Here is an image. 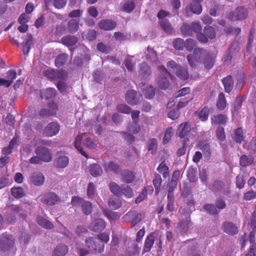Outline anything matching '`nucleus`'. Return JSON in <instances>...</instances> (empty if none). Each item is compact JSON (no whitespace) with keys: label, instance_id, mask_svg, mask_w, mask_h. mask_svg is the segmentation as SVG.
I'll list each match as a JSON object with an SVG mask.
<instances>
[{"label":"nucleus","instance_id":"f257e3e1","mask_svg":"<svg viewBox=\"0 0 256 256\" xmlns=\"http://www.w3.org/2000/svg\"><path fill=\"white\" fill-rule=\"evenodd\" d=\"M248 11L247 8L244 6H238L233 11L227 12L226 18L230 20H242L246 18Z\"/></svg>","mask_w":256,"mask_h":256},{"label":"nucleus","instance_id":"f03ea898","mask_svg":"<svg viewBox=\"0 0 256 256\" xmlns=\"http://www.w3.org/2000/svg\"><path fill=\"white\" fill-rule=\"evenodd\" d=\"M180 216V222L178 226V230L182 233H186L192 226L190 220V215L184 208H180L178 211Z\"/></svg>","mask_w":256,"mask_h":256},{"label":"nucleus","instance_id":"7ed1b4c3","mask_svg":"<svg viewBox=\"0 0 256 256\" xmlns=\"http://www.w3.org/2000/svg\"><path fill=\"white\" fill-rule=\"evenodd\" d=\"M86 246L91 252L101 253L104 250V245L102 242L98 241L96 238L88 237L86 239Z\"/></svg>","mask_w":256,"mask_h":256},{"label":"nucleus","instance_id":"20e7f679","mask_svg":"<svg viewBox=\"0 0 256 256\" xmlns=\"http://www.w3.org/2000/svg\"><path fill=\"white\" fill-rule=\"evenodd\" d=\"M205 52L202 48H197L194 50L192 54H189L187 56L188 63L191 67L196 68V63L201 62L202 56H204V54Z\"/></svg>","mask_w":256,"mask_h":256},{"label":"nucleus","instance_id":"39448f33","mask_svg":"<svg viewBox=\"0 0 256 256\" xmlns=\"http://www.w3.org/2000/svg\"><path fill=\"white\" fill-rule=\"evenodd\" d=\"M166 66L168 68H166L164 66H158V70L161 74L168 75L170 78L172 76L170 72H176L175 71H176L179 67L180 66V65L174 60L168 62L167 63Z\"/></svg>","mask_w":256,"mask_h":256},{"label":"nucleus","instance_id":"423d86ee","mask_svg":"<svg viewBox=\"0 0 256 256\" xmlns=\"http://www.w3.org/2000/svg\"><path fill=\"white\" fill-rule=\"evenodd\" d=\"M14 240L13 237L8 234H3L0 236V251H6L13 246Z\"/></svg>","mask_w":256,"mask_h":256},{"label":"nucleus","instance_id":"0eeeda50","mask_svg":"<svg viewBox=\"0 0 256 256\" xmlns=\"http://www.w3.org/2000/svg\"><path fill=\"white\" fill-rule=\"evenodd\" d=\"M48 108H42L39 111V115L42 117L54 116L58 110V105L54 102L48 104Z\"/></svg>","mask_w":256,"mask_h":256},{"label":"nucleus","instance_id":"6e6552de","mask_svg":"<svg viewBox=\"0 0 256 256\" xmlns=\"http://www.w3.org/2000/svg\"><path fill=\"white\" fill-rule=\"evenodd\" d=\"M60 130V126L58 122H51L44 128L43 134L48 137H52L56 135Z\"/></svg>","mask_w":256,"mask_h":256},{"label":"nucleus","instance_id":"1a4fd4ad","mask_svg":"<svg viewBox=\"0 0 256 256\" xmlns=\"http://www.w3.org/2000/svg\"><path fill=\"white\" fill-rule=\"evenodd\" d=\"M36 154L40 160H52V154L50 150L46 148L38 146L36 148Z\"/></svg>","mask_w":256,"mask_h":256},{"label":"nucleus","instance_id":"9d476101","mask_svg":"<svg viewBox=\"0 0 256 256\" xmlns=\"http://www.w3.org/2000/svg\"><path fill=\"white\" fill-rule=\"evenodd\" d=\"M222 230L226 234L230 235H234L238 232L237 226L230 222H225L222 226Z\"/></svg>","mask_w":256,"mask_h":256},{"label":"nucleus","instance_id":"9b49d317","mask_svg":"<svg viewBox=\"0 0 256 256\" xmlns=\"http://www.w3.org/2000/svg\"><path fill=\"white\" fill-rule=\"evenodd\" d=\"M106 227V223L104 220L96 218L94 220L89 226V229L94 232L103 230Z\"/></svg>","mask_w":256,"mask_h":256},{"label":"nucleus","instance_id":"f8f14e48","mask_svg":"<svg viewBox=\"0 0 256 256\" xmlns=\"http://www.w3.org/2000/svg\"><path fill=\"white\" fill-rule=\"evenodd\" d=\"M58 200V197L54 192H48L46 194L42 200V202L48 206L54 205L56 204Z\"/></svg>","mask_w":256,"mask_h":256},{"label":"nucleus","instance_id":"ddd939ff","mask_svg":"<svg viewBox=\"0 0 256 256\" xmlns=\"http://www.w3.org/2000/svg\"><path fill=\"white\" fill-rule=\"evenodd\" d=\"M116 26V23L111 20H102L98 22L100 28L106 31L114 30Z\"/></svg>","mask_w":256,"mask_h":256},{"label":"nucleus","instance_id":"4468645a","mask_svg":"<svg viewBox=\"0 0 256 256\" xmlns=\"http://www.w3.org/2000/svg\"><path fill=\"white\" fill-rule=\"evenodd\" d=\"M30 180L34 186H40L44 183L45 178L42 173L34 172L30 176Z\"/></svg>","mask_w":256,"mask_h":256},{"label":"nucleus","instance_id":"2eb2a0df","mask_svg":"<svg viewBox=\"0 0 256 256\" xmlns=\"http://www.w3.org/2000/svg\"><path fill=\"white\" fill-rule=\"evenodd\" d=\"M216 56L210 52H208L205 54L202 60V63L205 68L207 70L211 69L214 66L216 60Z\"/></svg>","mask_w":256,"mask_h":256},{"label":"nucleus","instance_id":"dca6fc26","mask_svg":"<svg viewBox=\"0 0 256 256\" xmlns=\"http://www.w3.org/2000/svg\"><path fill=\"white\" fill-rule=\"evenodd\" d=\"M61 43L68 46H73L78 42L77 36L74 35H67L63 36L60 40Z\"/></svg>","mask_w":256,"mask_h":256},{"label":"nucleus","instance_id":"f3484780","mask_svg":"<svg viewBox=\"0 0 256 256\" xmlns=\"http://www.w3.org/2000/svg\"><path fill=\"white\" fill-rule=\"evenodd\" d=\"M212 123L214 124L225 126L228 120V117L225 114H218L212 116Z\"/></svg>","mask_w":256,"mask_h":256},{"label":"nucleus","instance_id":"a211bd4d","mask_svg":"<svg viewBox=\"0 0 256 256\" xmlns=\"http://www.w3.org/2000/svg\"><path fill=\"white\" fill-rule=\"evenodd\" d=\"M79 28V21L74 18H71L68 20L66 26L68 32L74 34L78 32Z\"/></svg>","mask_w":256,"mask_h":256},{"label":"nucleus","instance_id":"6ab92c4d","mask_svg":"<svg viewBox=\"0 0 256 256\" xmlns=\"http://www.w3.org/2000/svg\"><path fill=\"white\" fill-rule=\"evenodd\" d=\"M136 92L132 90H128L126 94L125 98L128 103L131 105L136 104L139 100L136 98Z\"/></svg>","mask_w":256,"mask_h":256},{"label":"nucleus","instance_id":"aec40b11","mask_svg":"<svg viewBox=\"0 0 256 256\" xmlns=\"http://www.w3.org/2000/svg\"><path fill=\"white\" fill-rule=\"evenodd\" d=\"M136 7L134 0H124L122 4V10L127 12H131Z\"/></svg>","mask_w":256,"mask_h":256},{"label":"nucleus","instance_id":"412c9836","mask_svg":"<svg viewBox=\"0 0 256 256\" xmlns=\"http://www.w3.org/2000/svg\"><path fill=\"white\" fill-rule=\"evenodd\" d=\"M198 147L202 150L205 157L210 158L212 150L209 144L206 141L200 142L198 145Z\"/></svg>","mask_w":256,"mask_h":256},{"label":"nucleus","instance_id":"4be33fe9","mask_svg":"<svg viewBox=\"0 0 256 256\" xmlns=\"http://www.w3.org/2000/svg\"><path fill=\"white\" fill-rule=\"evenodd\" d=\"M190 126L188 122H184L181 124L179 127L178 130L180 132L178 134V137L180 138H184L187 136L190 131Z\"/></svg>","mask_w":256,"mask_h":256},{"label":"nucleus","instance_id":"5701e85b","mask_svg":"<svg viewBox=\"0 0 256 256\" xmlns=\"http://www.w3.org/2000/svg\"><path fill=\"white\" fill-rule=\"evenodd\" d=\"M56 91L52 88H48L40 91V96L42 99L48 100L54 98Z\"/></svg>","mask_w":256,"mask_h":256},{"label":"nucleus","instance_id":"b1692460","mask_svg":"<svg viewBox=\"0 0 256 256\" xmlns=\"http://www.w3.org/2000/svg\"><path fill=\"white\" fill-rule=\"evenodd\" d=\"M225 92L230 93L234 87V80L230 75L224 78L222 80Z\"/></svg>","mask_w":256,"mask_h":256},{"label":"nucleus","instance_id":"393cba45","mask_svg":"<svg viewBox=\"0 0 256 256\" xmlns=\"http://www.w3.org/2000/svg\"><path fill=\"white\" fill-rule=\"evenodd\" d=\"M84 134V133H82L81 134H78L75 138L74 145L75 148L82 156H85L86 158H88V156L84 150L83 148L80 146L82 139Z\"/></svg>","mask_w":256,"mask_h":256},{"label":"nucleus","instance_id":"a878e982","mask_svg":"<svg viewBox=\"0 0 256 256\" xmlns=\"http://www.w3.org/2000/svg\"><path fill=\"white\" fill-rule=\"evenodd\" d=\"M33 44V38L31 34H28L25 39V42L23 43L22 51L24 55L28 54L31 46Z\"/></svg>","mask_w":256,"mask_h":256},{"label":"nucleus","instance_id":"bb28decb","mask_svg":"<svg viewBox=\"0 0 256 256\" xmlns=\"http://www.w3.org/2000/svg\"><path fill=\"white\" fill-rule=\"evenodd\" d=\"M160 76L156 79L158 87L162 90H166L170 85V82L166 75Z\"/></svg>","mask_w":256,"mask_h":256},{"label":"nucleus","instance_id":"cd10ccee","mask_svg":"<svg viewBox=\"0 0 256 256\" xmlns=\"http://www.w3.org/2000/svg\"><path fill=\"white\" fill-rule=\"evenodd\" d=\"M193 2L190 4V10L194 14H199L202 12V6L200 4L203 0H192Z\"/></svg>","mask_w":256,"mask_h":256},{"label":"nucleus","instance_id":"c85d7f7f","mask_svg":"<svg viewBox=\"0 0 256 256\" xmlns=\"http://www.w3.org/2000/svg\"><path fill=\"white\" fill-rule=\"evenodd\" d=\"M108 204L111 209L116 210L121 206L122 202L120 198L112 196L109 198Z\"/></svg>","mask_w":256,"mask_h":256},{"label":"nucleus","instance_id":"c756f323","mask_svg":"<svg viewBox=\"0 0 256 256\" xmlns=\"http://www.w3.org/2000/svg\"><path fill=\"white\" fill-rule=\"evenodd\" d=\"M210 114V109L208 106H204L200 112L196 111V116H197L202 121H206L208 119Z\"/></svg>","mask_w":256,"mask_h":256},{"label":"nucleus","instance_id":"7c9ffc66","mask_svg":"<svg viewBox=\"0 0 256 256\" xmlns=\"http://www.w3.org/2000/svg\"><path fill=\"white\" fill-rule=\"evenodd\" d=\"M122 180L126 183L132 182L135 178L132 172L128 170H124L122 173Z\"/></svg>","mask_w":256,"mask_h":256},{"label":"nucleus","instance_id":"2f4dec72","mask_svg":"<svg viewBox=\"0 0 256 256\" xmlns=\"http://www.w3.org/2000/svg\"><path fill=\"white\" fill-rule=\"evenodd\" d=\"M176 75L182 80H187L189 78V74L186 68L180 66L175 72Z\"/></svg>","mask_w":256,"mask_h":256},{"label":"nucleus","instance_id":"473e14b6","mask_svg":"<svg viewBox=\"0 0 256 256\" xmlns=\"http://www.w3.org/2000/svg\"><path fill=\"white\" fill-rule=\"evenodd\" d=\"M68 252V248L66 245H58L52 252L53 256H64Z\"/></svg>","mask_w":256,"mask_h":256},{"label":"nucleus","instance_id":"72a5a7b5","mask_svg":"<svg viewBox=\"0 0 256 256\" xmlns=\"http://www.w3.org/2000/svg\"><path fill=\"white\" fill-rule=\"evenodd\" d=\"M226 106V102L224 94L222 92L219 94L216 100V106L220 110H224Z\"/></svg>","mask_w":256,"mask_h":256},{"label":"nucleus","instance_id":"f704fd0d","mask_svg":"<svg viewBox=\"0 0 256 256\" xmlns=\"http://www.w3.org/2000/svg\"><path fill=\"white\" fill-rule=\"evenodd\" d=\"M153 190V188L152 186H146L140 195L136 199V203L138 204L140 202L146 198L148 194H152Z\"/></svg>","mask_w":256,"mask_h":256},{"label":"nucleus","instance_id":"c9c22d12","mask_svg":"<svg viewBox=\"0 0 256 256\" xmlns=\"http://www.w3.org/2000/svg\"><path fill=\"white\" fill-rule=\"evenodd\" d=\"M90 174L94 177H97L102 174V170L101 167L98 164H94L89 166Z\"/></svg>","mask_w":256,"mask_h":256},{"label":"nucleus","instance_id":"e433bc0d","mask_svg":"<svg viewBox=\"0 0 256 256\" xmlns=\"http://www.w3.org/2000/svg\"><path fill=\"white\" fill-rule=\"evenodd\" d=\"M142 92L144 96L148 99L152 98L155 95V89L152 86H147L142 88Z\"/></svg>","mask_w":256,"mask_h":256},{"label":"nucleus","instance_id":"4c0bfd02","mask_svg":"<svg viewBox=\"0 0 256 256\" xmlns=\"http://www.w3.org/2000/svg\"><path fill=\"white\" fill-rule=\"evenodd\" d=\"M140 74L142 77H147L151 74L150 68L146 62H143L140 64Z\"/></svg>","mask_w":256,"mask_h":256},{"label":"nucleus","instance_id":"58836bf2","mask_svg":"<svg viewBox=\"0 0 256 256\" xmlns=\"http://www.w3.org/2000/svg\"><path fill=\"white\" fill-rule=\"evenodd\" d=\"M36 222L40 226L46 229H51L54 227L52 222L42 216H38Z\"/></svg>","mask_w":256,"mask_h":256},{"label":"nucleus","instance_id":"ea45409f","mask_svg":"<svg viewBox=\"0 0 256 256\" xmlns=\"http://www.w3.org/2000/svg\"><path fill=\"white\" fill-rule=\"evenodd\" d=\"M160 26L165 32L171 34L173 32V28L170 22L166 20H162L160 22Z\"/></svg>","mask_w":256,"mask_h":256},{"label":"nucleus","instance_id":"a19ab883","mask_svg":"<svg viewBox=\"0 0 256 256\" xmlns=\"http://www.w3.org/2000/svg\"><path fill=\"white\" fill-rule=\"evenodd\" d=\"M68 60V54H62L58 55L55 59V64L56 67L60 68L66 64Z\"/></svg>","mask_w":256,"mask_h":256},{"label":"nucleus","instance_id":"79ce46f5","mask_svg":"<svg viewBox=\"0 0 256 256\" xmlns=\"http://www.w3.org/2000/svg\"><path fill=\"white\" fill-rule=\"evenodd\" d=\"M158 149V142L156 138H152L148 142V150L152 154L156 153Z\"/></svg>","mask_w":256,"mask_h":256},{"label":"nucleus","instance_id":"37998d69","mask_svg":"<svg viewBox=\"0 0 256 256\" xmlns=\"http://www.w3.org/2000/svg\"><path fill=\"white\" fill-rule=\"evenodd\" d=\"M180 29L184 36H192V32L190 24L187 23H184L180 26Z\"/></svg>","mask_w":256,"mask_h":256},{"label":"nucleus","instance_id":"c03bdc74","mask_svg":"<svg viewBox=\"0 0 256 256\" xmlns=\"http://www.w3.org/2000/svg\"><path fill=\"white\" fill-rule=\"evenodd\" d=\"M109 188L110 192L114 194L119 196L122 194V186L120 187L114 182H112L109 184Z\"/></svg>","mask_w":256,"mask_h":256},{"label":"nucleus","instance_id":"a18cd8bd","mask_svg":"<svg viewBox=\"0 0 256 256\" xmlns=\"http://www.w3.org/2000/svg\"><path fill=\"white\" fill-rule=\"evenodd\" d=\"M12 195L16 198H21L24 196V192L21 187H14L11 189Z\"/></svg>","mask_w":256,"mask_h":256},{"label":"nucleus","instance_id":"49530a36","mask_svg":"<svg viewBox=\"0 0 256 256\" xmlns=\"http://www.w3.org/2000/svg\"><path fill=\"white\" fill-rule=\"evenodd\" d=\"M154 238L152 234H150L146 238L144 242V250L146 252H149L154 244Z\"/></svg>","mask_w":256,"mask_h":256},{"label":"nucleus","instance_id":"de8ad7c7","mask_svg":"<svg viewBox=\"0 0 256 256\" xmlns=\"http://www.w3.org/2000/svg\"><path fill=\"white\" fill-rule=\"evenodd\" d=\"M122 194H124L128 198H132L134 196L132 188L125 184L122 185Z\"/></svg>","mask_w":256,"mask_h":256},{"label":"nucleus","instance_id":"09e8293b","mask_svg":"<svg viewBox=\"0 0 256 256\" xmlns=\"http://www.w3.org/2000/svg\"><path fill=\"white\" fill-rule=\"evenodd\" d=\"M173 134L174 130L172 127H168L166 128L162 140L164 144H167L170 140Z\"/></svg>","mask_w":256,"mask_h":256},{"label":"nucleus","instance_id":"8fccbe9b","mask_svg":"<svg viewBox=\"0 0 256 256\" xmlns=\"http://www.w3.org/2000/svg\"><path fill=\"white\" fill-rule=\"evenodd\" d=\"M244 132L240 128H238L234 132V140L238 143H241L244 140Z\"/></svg>","mask_w":256,"mask_h":256},{"label":"nucleus","instance_id":"3c124183","mask_svg":"<svg viewBox=\"0 0 256 256\" xmlns=\"http://www.w3.org/2000/svg\"><path fill=\"white\" fill-rule=\"evenodd\" d=\"M158 170L164 176V178H167L168 176V168L166 166L164 161H163L158 166Z\"/></svg>","mask_w":256,"mask_h":256},{"label":"nucleus","instance_id":"603ef678","mask_svg":"<svg viewBox=\"0 0 256 256\" xmlns=\"http://www.w3.org/2000/svg\"><path fill=\"white\" fill-rule=\"evenodd\" d=\"M204 32L208 38L214 39L216 37L214 28L212 26H206L204 28Z\"/></svg>","mask_w":256,"mask_h":256},{"label":"nucleus","instance_id":"864d4df0","mask_svg":"<svg viewBox=\"0 0 256 256\" xmlns=\"http://www.w3.org/2000/svg\"><path fill=\"white\" fill-rule=\"evenodd\" d=\"M104 169L106 171H112L115 173H118L120 170V166L112 161H110L108 165L105 166Z\"/></svg>","mask_w":256,"mask_h":256},{"label":"nucleus","instance_id":"5fc2aeb1","mask_svg":"<svg viewBox=\"0 0 256 256\" xmlns=\"http://www.w3.org/2000/svg\"><path fill=\"white\" fill-rule=\"evenodd\" d=\"M11 210L16 213L20 214L22 216L24 217L26 216L25 212H26V206L18 205H14L11 206Z\"/></svg>","mask_w":256,"mask_h":256},{"label":"nucleus","instance_id":"6e6d98bb","mask_svg":"<svg viewBox=\"0 0 256 256\" xmlns=\"http://www.w3.org/2000/svg\"><path fill=\"white\" fill-rule=\"evenodd\" d=\"M83 212L86 214H89L92 212V204L90 202L84 200L82 205Z\"/></svg>","mask_w":256,"mask_h":256},{"label":"nucleus","instance_id":"4d7b16f0","mask_svg":"<svg viewBox=\"0 0 256 256\" xmlns=\"http://www.w3.org/2000/svg\"><path fill=\"white\" fill-rule=\"evenodd\" d=\"M87 196L90 198H93L96 192V188L94 184L92 182H90L87 188Z\"/></svg>","mask_w":256,"mask_h":256},{"label":"nucleus","instance_id":"13d9d810","mask_svg":"<svg viewBox=\"0 0 256 256\" xmlns=\"http://www.w3.org/2000/svg\"><path fill=\"white\" fill-rule=\"evenodd\" d=\"M196 42L192 38H188L184 42V46L188 52H191L196 46Z\"/></svg>","mask_w":256,"mask_h":256},{"label":"nucleus","instance_id":"bf43d9fd","mask_svg":"<svg viewBox=\"0 0 256 256\" xmlns=\"http://www.w3.org/2000/svg\"><path fill=\"white\" fill-rule=\"evenodd\" d=\"M187 176L190 182H196L198 180L196 169L193 168H188V170Z\"/></svg>","mask_w":256,"mask_h":256},{"label":"nucleus","instance_id":"052dcab7","mask_svg":"<svg viewBox=\"0 0 256 256\" xmlns=\"http://www.w3.org/2000/svg\"><path fill=\"white\" fill-rule=\"evenodd\" d=\"M116 110L120 113L129 114L131 112V108L126 104H119L116 106Z\"/></svg>","mask_w":256,"mask_h":256},{"label":"nucleus","instance_id":"680f3d73","mask_svg":"<svg viewBox=\"0 0 256 256\" xmlns=\"http://www.w3.org/2000/svg\"><path fill=\"white\" fill-rule=\"evenodd\" d=\"M184 42L183 39L180 38H176L173 42V46L176 50H182L184 47Z\"/></svg>","mask_w":256,"mask_h":256},{"label":"nucleus","instance_id":"e2e57ef3","mask_svg":"<svg viewBox=\"0 0 256 256\" xmlns=\"http://www.w3.org/2000/svg\"><path fill=\"white\" fill-rule=\"evenodd\" d=\"M216 135L217 138L220 141H224L226 139V135L224 128L222 126H218L216 130Z\"/></svg>","mask_w":256,"mask_h":256},{"label":"nucleus","instance_id":"0e129e2a","mask_svg":"<svg viewBox=\"0 0 256 256\" xmlns=\"http://www.w3.org/2000/svg\"><path fill=\"white\" fill-rule=\"evenodd\" d=\"M204 209L208 214L214 215L218 214L216 206L212 204H206L204 206Z\"/></svg>","mask_w":256,"mask_h":256},{"label":"nucleus","instance_id":"69168bd1","mask_svg":"<svg viewBox=\"0 0 256 256\" xmlns=\"http://www.w3.org/2000/svg\"><path fill=\"white\" fill-rule=\"evenodd\" d=\"M31 143L34 146L39 144L50 145L52 143L50 140H42L40 138H34Z\"/></svg>","mask_w":256,"mask_h":256},{"label":"nucleus","instance_id":"338daca9","mask_svg":"<svg viewBox=\"0 0 256 256\" xmlns=\"http://www.w3.org/2000/svg\"><path fill=\"white\" fill-rule=\"evenodd\" d=\"M246 183V179L244 176L238 175L236 178V187L240 189H242L244 187Z\"/></svg>","mask_w":256,"mask_h":256},{"label":"nucleus","instance_id":"774afa93","mask_svg":"<svg viewBox=\"0 0 256 256\" xmlns=\"http://www.w3.org/2000/svg\"><path fill=\"white\" fill-rule=\"evenodd\" d=\"M84 144L89 149H94L96 147L94 140L89 138L85 140Z\"/></svg>","mask_w":256,"mask_h":256}]
</instances>
